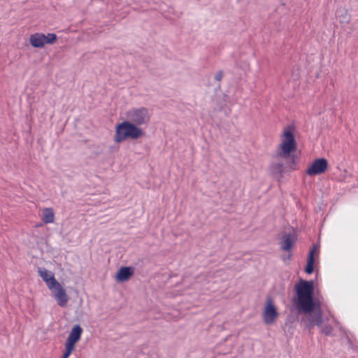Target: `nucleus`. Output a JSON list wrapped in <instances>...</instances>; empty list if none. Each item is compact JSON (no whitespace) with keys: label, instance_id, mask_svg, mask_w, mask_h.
Wrapping results in <instances>:
<instances>
[{"label":"nucleus","instance_id":"nucleus-1","mask_svg":"<svg viewBox=\"0 0 358 358\" xmlns=\"http://www.w3.org/2000/svg\"><path fill=\"white\" fill-rule=\"evenodd\" d=\"M280 148V150L274 156V161L269 168L271 175L278 179L282 177L286 167L283 159H288L291 153L296 150V142L291 131H284Z\"/></svg>","mask_w":358,"mask_h":358},{"label":"nucleus","instance_id":"nucleus-2","mask_svg":"<svg viewBox=\"0 0 358 358\" xmlns=\"http://www.w3.org/2000/svg\"><path fill=\"white\" fill-rule=\"evenodd\" d=\"M296 298L292 299L299 313L310 314L316 308V303L313 299L314 282L301 279L295 285Z\"/></svg>","mask_w":358,"mask_h":358},{"label":"nucleus","instance_id":"nucleus-3","mask_svg":"<svg viewBox=\"0 0 358 358\" xmlns=\"http://www.w3.org/2000/svg\"><path fill=\"white\" fill-rule=\"evenodd\" d=\"M143 134L144 131L141 128L126 120L116 125L115 141L120 143L127 138L137 139Z\"/></svg>","mask_w":358,"mask_h":358},{"label":"nucleus","instance_id":"nucleus-4","mask_svg":"<svg viewBox=\"0 0 358 358\" xmlns=\"http://www.w3.org/2000/svg\"><path fill=\"white\" fill-rule=\"evenodd\" d=\"M128 121L134 123L135 126L145 124L150 121L148 110L145 107L133 108L127 113Z\"/></svg>","mask_w":358,"mask_h":358},{"label":"nucleus","instance_id":"nucleus-5","mask_svg":"<svg viewBox=\"0 0 358 358\" xmlns=\"http://www.w3.org/2000/svg\"><path fill=\"white\" fill-rule=\"evenodd\" d=\"M277 308L271 296H268L262 313L264 322L267 325L273 324L278 317Z\"/></svg>","mask_w":358,"mask_h":358},{"label":"nucleus","instance_id":"nucleus-6","mask_svg":"<svg viewBox=\"0 0 358 358\" xmlns=\"http://www.w3.org/2000/svg\"><path fill=\"white\" fill-rule=\"evenodd\" d=\"M295 242L294 235L291 233H285L280 238V247L283 251L287 252L288 255L287 257L282 256V259L283 261L287 259L291 260L292 257V253L291 252L293 245Z\"/></svg>","mask_w":358,"mask_h":358},{"label":"nucleus","instance_id":"nucleus-7","mask_svg":"<svg viewBox=\"0 0 358 358\" xmlns=\"http://www.w3.org/2000/svg\"><path fill=\"white\" fill-rule=\"evenodd\" d=\"M328 168V162L325 158L316 159L311 166L306 170L309 176H316L324 173Z\"/></svg>","mask_w":358,"mask_h":358},{"label":"nucleus","instance_id":"nucleus-8","mask_svg":"<svg viewBox=\"0 0 358 358\" xmlns=\"http://www.w3.org/2000/svg\"><path fill=\"white\" fill-rule=\"evenodd\" d=\"M135 268L132 266H122L116 273L115 280L118 282L128 281L134 275Z\"/></svg>","mask_w":358,"mask_h":358},{"label":"nucleus","instance_id":"nucleus-9","mask_svg":"<svg viewBox=\"0 0 358 358\" xmlns=\"http://www.w3.org/2000/svg\"><path fill=\"white\" fill-rule=\"evenodd\" d=\"M83 329L79 324H76L73 327L67 339L66 342L76 345V343L80 339Z\"/></svg>","mask_w":358,"mask_h":358},{"label":"nucleus","instance_id":"nucleus-10","mask_svg":"<svg viewBox=\"0 0 358 358\" xmlns=\"http://www.w3.org/2000/svg\"><path fill=\"white\" fill-rule=\"evenodd\" d=\"M314 310H315V313L313 315H308L307 318L315 325L320 327L322 324L323 318L321 307L319 303H316V308Z\"/></svg>","mask_w":358,"mask_h":358},{"label":"nucleus","instance_id":"nucleus-11","mask_svg":"<svg viewBox=\"0 0 358 358\" xmlns=\"http://www.w3.org/2000/svg\"><path fill=\"white\" fill-rule=\"evenodd\" d=\"M45 35L42 33H35L29 37V43L34 48H43L45 45Z\"/></svg>","mask_w":358,"mask_h":358},{"label":"nucleus","instance_id":"nucleus-12","mask_svg":"<svg viewBox=\"0 0 358 358\" xmlns=\"http://www.w3.org/2000/svg\"><path fill=\"white\" fill-rule=\"evenodd\" d=\"M38 273L42 279L46 282L48 287L51 285L53 279H55L53 273L45 268H38Z\"/></svg>","mask_w":358,"mask_h":358},{"label":"nucleus","instance_id":"nucleus-13","mask_svg":"<svg viewBox=\"0 0 358 358\" xmlns=\"http://www.w3.org/2000/svg\"><path fill=\"white\" fill-rule=\"evenodd\" d=\"M315 251V246L314 245L308 254V257L307 259V264H306V266L305 268V271L308 274H311L314 271Z\"/></svg>","mask_w":358,"mask_h":358},{"label":"nucleus","instance_id":"nucleus-14","mask_svg":"<svg viewBox=\"0 0 358 358\" xmlns=\"http://www.w3.org/2000/svg\"><path fill=\"white\" fill-rule=\"evenodd\" d=\"M55 297L59 306L64 307L66 306L69 297L64 289H60L58 292L56 293Z\"/></svg>","mask_w":358,"mask_h":358},{"label":"nucleus","instance_id":"nucleus-15","mask_svg":"<svg viewBox=\"0 0 358 358\" xmlns=\"http://www.w3.org/2000/svg\"><path fill=\"white\" fill-rule=\"evenodd\" d=\"M55 220V214L52 208H47L43 210V217L42 220L44 223H52Z\"/></svg>","mask_w":358,"mask_h":358},{"label":"nucleus","instance_id":"nucleus-16","mask_svg":"<svg viewBox=\"0 0 358 358\" xmlns=\"http://www.w3.org/2000/svg\"><path fill=\"white\" fill-rule=\"evenodd\" d=\"M48 288L51 290L54 296L60 289H64L61 284L56 279H53L51 285L48 287Z\"/></svg>","mask_w":358,"mask_h":358},{"label":"nucleus","instance_id":"nucleus-17","mask_svg":"<svg viewBox=\"0 0 358 358\" xmlns=\"http://www.w3.org/2000/svg\"><path fill=\"white\" fill-rule=\"evenodd\" d=\"M74 348H75V345L66 341L65 352H64L62 357L68 358L70 356V355L71 354L72 351L74 350Z\"/></svg>","mask_w":358,"mask_h":358},{"label":"nucleus","instance_id":"nucleus-18","mask_svg":"<svg viewBox=\"0 0 358 358\" xmlns=\"http://www.w3.org/2000/svg\"><path fill=\"white\" fill-rule=\"evenodd\" d=\"M57 40V36L55 34L49 33L47 36H45V44H52Z\"/></svg>","mask_w":358,"mask_h":358},{"label":"nucleus","instance_id":"nucleus-19","mask_svg":"<svg viewBox=\"0 0 358 358\" xmlns=\"http://www.w3.org/2000/svg\"><path fill=\"white\" fill-rule=\"evenodd\" d=\"M332 331L333 328L330 325H325L322 328V332L327 336L330 335Z\"/></svg>","mask_w":358,"mask_h":358},{"label":"nucleus","instance_id":"nucleus-20","mask_svg":"<svg viewBox=\"0 0 358 358\" xmlns=\"http://www.w3.org/2000/svg\"><path fill=\"white\" fill-rule=\"evenodd\" d=\"M301 322H304L306 324V328H308L309 330H310L315 324L311 322L308 318L305 319L303 318Z\"/></svg>","mask_w":358,"mask_h":358},{"label":"nucleus","instance_id":"nucleus-21","mask_svg":"<svg viewBox=\"0 0 358 358\" xmlns=\"http://www.w3.org/2000/svg\"><path fill=\"white\" fill-rule=\"evenodd\" d=\"M222 78V71H219V72L215 75V79L216 80H218V81L221 80Z\"/></svg>","mask_w":358,"mask_h":358},{"label":"nucleus","instance_id":"nucleus-22","mask_svg":"<svg viewBox=\"0 0 358 358\" xmlns=\"http://www.w3.org/2000/svg\"><path fill=\"white\" fill-rule=\"evenodd\" d=\"M291 161H292V164H294V158L293 156H292V157H291Z\"/></svg>","mask_w":358,"mask_h":358},{"label":"nucleus","instance_id":"nucleus-23","mask_svg":"<svg viewBox=\"0 0 358 358\" xmlns=\"http://www.w3.org/2000/svg\"><path fill=\"white\" fill-rule=\"evenodd\" d=\"M62 358H64V357H62Z\"/></svg>","mask_w":358,"mask_h":358}]
</instances>
